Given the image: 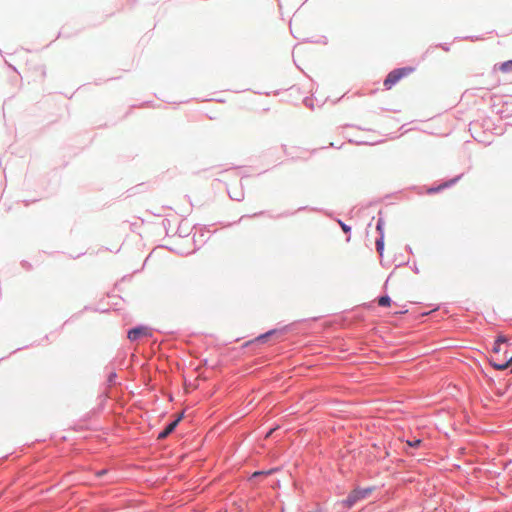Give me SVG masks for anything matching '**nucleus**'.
<instances>
[{"label": "nucleus", "mask_w": 512, "mask_h": 512, "mask_svg": "<svg viewBox=\"0 0 512 512\" xmlns=\"http://www.w3.org/2000/svg\"><path fill=\"white\" fill-rule=\"evenodd\" d=\"M413 72L414 68L412 67H403L391 71L384 80V87L387 90L392 89L393 86L396 85L402 78L410 75Z\"/></svg>", "instance_id": "obj_1"}, {"label": "nucleus", "mask_w": 512, "mask_h": 512, "mask_svg": "<svg viewBox=\"0 0 512 512\" xmlns=\"http://www.w3.org/2000/svg\"><path fill=\"white\" fill-rule=\"evenodd\" d=\"M371 489H355L353 490L348 497L343 501V504L347 508H351L358 500L365 498L367 495L371 493Z\"/></svg>", "instance_id": "obj_2"}, {"label": "nucleus", "mask_w": 512, "mask_h": 512, "mask_svg": "<svg viewBox=\"0 0 512 512\" xmlns=\"http://www.w3.org/2000/svg\"><path fill=\"white\" fill-rule=\"evenodd\" d=\"M144 336H150V330L144 326L133 328L128 332V339L131 341H135Z\"/></svg>", "instance_id": "obj_3"}, {"label": "nucleus", "mask_w": 512, "mask_h": 512, "mask_svg": "<svg viewBox=\"0 0 512 512\" xmlns=\"http://www.w3.org/2000/svg\"><path fill=\"white\" fill-rule=\"evenodd\" d=\"M182 419V414H180L176 420L171 422L158 436L159 439L166 438L170 433L174 431L180 420Z\"/></svg>", "instance_id": "obj_4"}, {"label": "nucleus", "mask_w": 512, "mask_h": 512, "mask_svg": "<svg viewBox=\"0 0 512 512\" xmlns=\"http://www.w3.org/2000/svg\"><path fill=\"white\" fill-rule=\"evenodd\" d=\"M510 367L512 372V356L508 360H506L504 364H494V368H496L497 370H505Z\"/></svg>", "instance_id": "obj_5"}, {"label": "nucleus", "mask_w": 512, "mask_h": 512, "mask_svg": "<svg viewBox=\"0 0 512 512\" xmlns=\"http://www.w3.org/2000/svg\"><path fill=\"white\" fill-rule=\"evenodd\" d=\"M500 70L504 73L512 72V60L502 63L500 66Z\"/></svg>", "instance_id": "obj_6"}, {"label": "nucleus", "mask_w": 512, "mask_h": 512, "mask_svg": "<svg viewBox=\"0 0 512 512\" xmlns=\"http://www.w3.org/2000/svg\"><path fill=\"white\" fill-rule=\"evenodd\" d=\"M376 248H377V251L379 252V254L382 255L383 250H384L383 235H381V237L376 241Z\"/></svg>", "instance_id": "obj_7"}, {"label": "nucleus", "mask_w": 512, "mask_h": 512, "mask_svg": "<svg viewBox=\"0 0 512 512\" xmlns=\"http://www.w3.org/2000/svg\"><path fill=\"white\" fill-rule=\"evenodd\" d=\"M390 303H391V299H390V297H388V296H382V297H380V298L378 299V304H379L380 306H383V307H385V306H389V305H390Z\"/></svg>", "instance_id": "obj_8"}, {"label": "nucleus", "mask_w": 512, "mask_h": 512, "mask_svg": "<svg viewBox=\"0 0 512 512\" xmlns=\"http://www.w3.org/2000/svg\"><path fill=\"white\" fill-rule=\"evenodd\" d=\"M422 440L415 439L413 441H407V444L411 447H418L421 444Z\"/></svg>", "instance_id": "obj_9"}, {"label": "nucleus", "mask_w": 512, "mask_h": 512, "mask_svg": "<svg viewBox=\"0 0 512 512\" xmlns=\"http://www.w3.org/2000/svg\"><path fill=\"white\" fill-rule=\"evenodd\" d=\"M383 225H384V221L382 219H379L377 222L376 229L381 233V235H383Z\"/></svg>", "instance_id": "obj_10"}, {"label": "nucleus", "mask_w": 512, "mask_h": 512, "mask_svg": "<svg viewBox=\"0 0 512 512\" xmlns=\"http://www.w3.org/2000/svg\"><path fill=\"white\" fill-rule=\"evenodd\" d=\"M507 341H508V339L504 335H499L495 342L498 344H501V343H506Z\"/></svg>", "instance_id": "obj_11"}, {"label": "nucleus", "mask_w": 512, "mask_h": 512, "mask_svg": "<svg viewBox=\"0 0 512 512\" xmlns=\"http://www.w3.org/2000/svg\"><path fill=\"white\" fill-rule=\"evenodd\" d=\"M338 223L340 224V226L344 232L347 233L351 230V228L349 226H347L345 223H343L342 221L339 220Z\"/></svg>", "instance_id": "obj_12"}, {"label": "nucleus", "mask_w": 512, "mask_h": 512, "mask_svg": "<svg viewBox=\"0 0 512 512\" xmlns=\"http://www.w3.org/2000/svg\"><path fill=\"white\" fill-rule=\"evenodd\" d=\"M500 351H501L500 344L495 342L494 347H493V352L495 354H498V353H500Z\"/></svg>", "instance_id": "obj_13"}, {"label": "nucleus", "mask_w": 512, "mask_h": 512, "mask_svg": "<svg viewBox=\"0 0 512 512\" xmlns=\"http://www.w3.org/2000/svg\"><path fill=\"white\" fill-rule=\"evenodd\" d=\"M505 362H506V361H498L497 359H495V358H493V357H492V358H491V360H490V363H491V365H492L493 367H494V364H504Z\"/></svg>", "instance_id": "obj_14"}, {"label": "nucleus", "mask_w": 512, "mask_h": 512, "mask_svg": "<svg viewBox=\"0 0 512 512\" xmlns=\"http://www.w3.org/2000/svg\"><path fill=\"white\" fill-rule=\"evenodd\" d=\"M272 332H268L266 334H263L257 338V341H264L269 335H271Z\"/></svg>", "instance_id": "obj_15"}, {"label": "nucleus", "mask_w": 512, "mask_h": 512, "mask_svg": "<svg viewBox=\"0 0 512 512\" xmlns=\"http://www.w3.org/2000/svg\"><path fill=\"white\" fill-rule=\"evenodd\" d=\"M269 473H271V471L265 472V474H269ZM262 474H264V472H255L253 474V476H258V475H262Z\"/></svg>", "instance_id": "obj_16"}, {"label": "nucleus", "mask_w": 512, "mask_h": 512, "mask_svg": "<svg viewBox=\"0 0 512 512\" xmlns=\"http://www.w3.org/2000/svg\"><path fill=\"white\" fill-rule=\"evenodd\" d=\"M440 189H441V187H438V188H435V189H431V190H429V192L439 191Z\"/></svg>", "instance_id": "obj_17"}, {"label": "nucleus", "mask_w": 512, "mask_h": 512, "mask_svg": "<svg viewBox=\"0 0 512 512\" xmlns=\"http://www.w3.org/2000/svg\"><path fill=\"white\" fill-rule=\"evenodd\" d=\"M273 433V429H271L267 434H266V438L270 437V435Z\"/></svg>", "instance_id": "obj_18"}, {"label": "nucleus", "mask_w": 512, "mask_h": 512, "mask_svg": "<svg viewBox=\"0 0 512 512\" xmlns=\"http://www.w3.org/2000/svg\"><path fill=\"white\" fill-rule=\"evenodd\" d=\"M104 473H105V471H104V470H102V471L98 472V476H101V475H103Z\"/></svg>", "instance_id": "obj_19"}]
</instances>
